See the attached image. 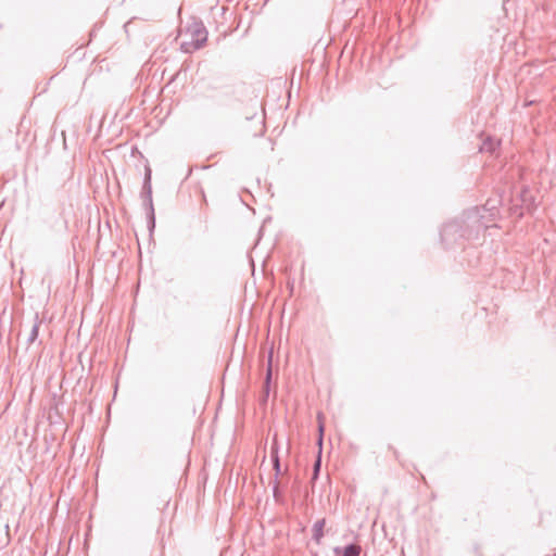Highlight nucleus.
<instances>
[{"label":"nucleus","instance_id":"nucleus-10","mask_svg":"<svg viewBox=\"0 0 556 556\" xmlns=\"http://www.w3.org/2000/svg\"><path fill=\"white\" fill-rule=\"evenodd\" d=\"M270 484L273 485V496L276 503L282 502V495L279 490V482L278 480L274 479Z\"/></svg>","mask_w":556,"mask_h":556},{"label":"nucleus","instance_id":"nucleus-4","mask_svg":"<svg viewBox=\"0 0 556 556\" xmlns=\"http://www.w3.org/2000/svg\"><path fill=\"white\" fill-rule=\"evenodd\" d=\"M464 230L463 224L459 219H454L446 223L441 229V240L446 247L458 243L460 240H466L465 236H459Z\"/></svg>","mask_w":556,"mask_h":556},{"label":"nucleus","instance_id":"nucleus-17","mask_svg":"<svg viewBox=\"0 0 556 556\" xmlns=\"http://www.w3.org/2000/svg\"><path fill=\"white\" fill-rule=\"evenodd\" d=\"M555 556H556V554H555Z\"/></svg>","mask_w":556,"mask_h":556},{"label":"nucleus","instance_id":"nucleus-9","mask_svg":"<svg viewBox=\"0 0 556 556\" xmlns=\"http://www.w3.org/2000/svg\"><path fill=\"white\" fill-rule=\"evenodd\" d=\"M482 207L486 208V211L484 212V215H486L488 223H490L491 220H493L496 217L497 208L490 201H488Z\"/></svg>","mask_w":556,"mask_h":556},{"label":"nucleus","instance_id":"nucleus-5","mask_svg":"<svg viewBox=\"0 0 556 556\" xmlns=\"http://www.w3.org/2000/svg\"><path fill=\"white\" fill-rule=\"evenodd\" d=\"M361 546L355 543H351L346 545L345 547H334L333 553L338 556H359L361 554Z\"/></svg>","mask_w":556,"mask_h":556},{"label":"nucleus","instance_id":"nucleus-7","mask_svg":"<svg viewBox=\"0 0 556 556\" xmlns=\"http://www.w3.org/2000/svg\"><path fill=\"white\" fill-rule=\"evenodd\" d=\"M326 525V520L319 519L317 520L313 526V540L319 544L321 542V539L324 536V527Z\"/></svg>","mask_w":556,"mask_h":556},{"label":"nucleus","instance_id":"nucleus-3","mask_svg":"<svg viewBox=\"0 0 556 556\" xmlns=\"http://www.w3.org/2000/svg\"><path fill=\"white\" fill-rule=\"evenodd\" d=\"M142 204L147 211L148 228L152 232L155 228V214L152 201L151 169L146 167L144 179L141 190Z\"/></svg>","mask_w":556,"mask_h":556},{"label":"nucleus","instance_id":"nucleus-15","mask_svg":"<svg viewBox=\"0 0 556 556\" xmlns=\"http://www.w3.org/2000/svg\"><path fill=\"white\" fill-rule=\"evenodd\" d=\"M294 80H295V72H292V74H291V78H290L291 87H293V85H294Z\"/></svg>","mask_w":556,"mask_h":556},{"label":"nucleus","instance_id":"nucleus-12","mask_svg":"<svg viewBox=\"0 0 556 556\" xmlns=\"http://www.w3.org/2000/svg\"><path fill=\"white\" fill-rule=\"evenodd\" d=\"M495 150V142L491 139L484 140L481 147V151L493 152Z\"/></svg>","mask_w":556,"mask_h":556},{"label":"nucleus","instance_id":"nucleus-16","mask_svg":"<svg viewBox=\"0 0 556 556\" xmlns=\"http://www.w3.org/2000/svg\"><path fill=\"white\" fill-rule=\"evenodd\" d=\"M179 73L180 72H177L175 75L170 76L169 81H173L175 79V77L178 76Z\"/></svg>","mask_w":556,"mask_h":556},{"label":"nucleus","instance_id":"nucleus-8","mask_svg":"<svg viewBox=\"0 0 556 556\" xmlns=\"http://www.w3.org/2000/svg\"><path fill=\"white\" fill-rule=\"evenodd\" d=\"M40 324H41V321L38 320V316H36V320L34 323V325L31 327V330H30V332L28 334V338H27V343L28 344H31V343H34L37 340L38 334H39V326H40Z\"/></svg>","mask_w":556,"mask_h":556},{"label":"nucleus","instance_id":"nucleus-14","mask_svg":"<svg viewBox=\"0 0 556 556\" xmlns=\"http://www.w3.org/2000/svg\"><path fill=\"white\" fill-rule=\"evenodd\" d=\"M305 76H306V77L308 76V72L305 74V72H304V71H301V72H300V76H299V85L301 84L302 79H303Z\"/></svg>","mask_w":556,"mask_h":556},{"label":"nucleus","instance_id":"nucleus-2","mask_svg":"<svg viewBox=\"0 0 556 556\" xmlns=\"http://www.w3.org/2000/svg\"><path fill=\"white\" fill-rule=\"evenodd\" d=\"M485 207L475 206L464 212L459 218L460 224L464 226V230L459 236H465L466 240H476L479 235L489 228L486 215L484 212Z\"/></svg>","mask_w":556,"mask_h":556},{"label":"nucleus","instance_id":"nucleus-6","mask_svg":"<svg viewBox=\"0 0 556 556\" xmlns=\"http://www.w3.org/2000/svg\"><path fill=\"white\" fill-rule=\"evenodd\" d=\"M270 457H271V463H273V469L275 471L274 479L278 480V477L281 473V465H280V458L278 455V446H277L276 439H274V442L271 444Z\"/></svg>","mask_w":556,"mask_h":556},{"label":"nucleus","instance_id":"nucleus-1","mask_svg":"<svg viewBox=\"0 0 556 556\" xmlns=\"http://www.w3.org/2000/svg\"><path fill=\"white\" fill-rule=\"evenodd\" d=\"M176 40L184 52L191 53L204 46L207 31L201 22L193 21L179 29Z\"/></svg>","mask_w":556,"mask_h":556},{"label":"nucleus","instance_id":"nucleus-11","mask_svg":"<svg viewBox=\"0 0 556 556\" xmlns=\"http://www.w3.org/2000/svg\"><path fill=\"white\" fill-rule=\"evenodd\" d=\"M270 358H271V355L269 356V359ZM270 380H271V362L269 361L267 371H266L265 382H264L265 396H268Z\"/></svg>","mask_w":556,"mask_h":556},{"label":"nucleus","instance_id":"nucleus-13","mask_svg":"<svg viewBox=\"0 0 556 556\" xmlns=\"http://www.w3.org/2000/svg\"><path fill=\"white\" fill-rule=\"evenodd\" d=\"M320 470V458H318L314 464V478H316Z\"/></svg>","mask_w":556,"mask_h":556}]
</instances>
